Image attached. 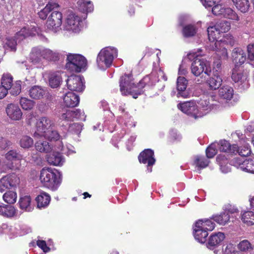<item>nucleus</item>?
Segmentation results:
<instances>
[{
    "mask_svg": "<svg viewBox=\"0 0 254 254\" xmlns=\"http://www.w3.org/2000/svg\"><path fill=\"white\" fill-rule=\"evenodd\" d=\"M162 78L164 81L167 79L164 72L161 69L153 71L149 75L144 77L137 85H135L132 76L125 74L121 78L120 90L123 95H131L136 99L143 93V88L145 85L153 86Z\"/></svg>",
    "mask_w": 254,
    "mask_h": 254,
    "instance_id": "f257e3e1",
    "label": "nucleus"
},
{
    "mask_svg": "<svg viewBox=\"0 0 254 254\" xmlns=\"http://www.w3.org/2000/svg\"><path fill=\"white\" fill-rule=\"evenodd\" d=\"M54 122L47 117H41L36 120V130L33 134L35 139L43 137L51 141L62 140L66 136V133L63 131L61 134L54 129Z\"/></svg>",
    "mask_w": 254,
    "mask_h": 254,
    "instance_id": "f03ea898",
    "label": "nucleus"
},
{
    "mask_svg": "<svg viewBox=\"0 0 254 254\" xmlns=\"http://www.w3.org/2000/svg\"><path fill=\"white\" fill-rule=\"evenodd\" d=\"M39 180L45 187L56 191L61 184L62 175L56 169L45 167L40 171Z\"/></svg>",
    "mask_w": 254,
    "mask_h": 254,
    "instance_id": "7ed1b4c3",
    "label": "nucleus"
},
{
    "mask_svg": "<svg viewBox=\"0 0 254 254\" xmlns=\"http://www.w3.org/2000/svg\"><path fill=\"white\" fill-rule=\"evenodd\" d=\"M205 55L204 52L201 49H197L191 51L189 55V59L193 60L191 66V72L195 76H199L203 72L207 75H210L211 68L209 62L198 57Z\"/></svg>",
    "mask_w": 254,
    "mask_h": 254,
    "instance_id": "20e7f679",
    "label": "nucleus"
},
{
    "mask_svg": "<svg viewBox=\"0 0 254 254\" xmlns=\"http://www.w3.org/2000/svg\"><path fill=\"white\" fill-rule=\"evenodd\" d=\"M30 60L34 64L40 65L43 59L49 61H56L59 58V54L44 47H35L30 54Z\"/></svg>",
    "mask_w": 254,
    "mask_h": 254,
    "instance_id": "39448f33",
    "label": "nucleus"
},
{
    "mask_svg": "<svg viewBox=\"0 0 254 254\" xmlns=\"http://www.w3.org/2000/svg\"><path fill=\"white\" fill-rule=\"evenodd\" d=\"M118 57V50L113 47H107L99 53L96 62L98 68L105 70L112 64L113 60Z\"/></svg>",
    "mask_w": 254,
    "mask_h": 254,
    "instance_id": "423d86ee",
    "label": "nucleus"
},
{
    "mask_svg": "<svg viewBox=\"0 0 254 254\" xmlns=\"http://www.w3.org/2000/svg\"><path fill=\"white\" fill-rule=\"evenodd\" d=\"M66 61L65 68L70 71L79 72L85 71L87 68V60L81 55L69 54Z\"/></svg>",
    "mask_w": 254,
    "mask_h": 254,
    "instance_id": "0eeeda50",
    "label": "nucleus"
},
{
    "mask_svg": "<svg viewBox=\"0 0 254 254\" xmlns=\"http://www.w3.org/2000/svg\"><path fill=\"white\" fill-rule=\"evenodd\" d=\"M234 43V38L231 35H226L221 40L219 41L216 40L213 43H211L210 47L213 51L217 53L219 56L226 59L228 58L227 47L228 46H233Z\"/></svg>",
    "mask_w": 254,
    "mask_h": 254,
    "instance_id": "6e6552de",
    "label": "nucleus"
},
{
    "mask_svg": "<svg viewBox=\"0 0 254 254\" xmlns=\"http://www.w3.org/2000/svg\"><path fill=\"white\" fill-rule=\"evenodd\" d=\"M5 161L2 162L0 172H5L8 170H19L20 165L17 164L16 162H19L22 159V156L16 151L11 150L5 155Z\"/></svg>",
    "mask_w": 254,
    "mask_h": 254,
    "instance_id": "1a4fd4ad",
    "label": "nucleus"
},
{
    "mask_svg": "<svg viewBox=\"0 0 254 254\" xmlns=\"http://www.w3.org/2000/svg\"><path fill=\"white\" fill-rule=\"evenodd\" d=\"M231 24L229 21L222 20L218 22L215 25L207 28V33L209 41L213 43L218 38L221 33H225L229 31Z\"/></svg>",
    "mask_w": 254,
    "mask_h": 254,
    "instance_id": "9d476101",
    "label": "nucleus"
},
{
    "mask_svg": "<svg viewBox=\"0 0 254 254\" xmlns=\"http://www.w3.org/2000/svg\"><path fill=\"white\" fill-rule=\"evenodd\" d=\"M59 146L57 147L58 150L56 151V146L53 149L49 154L47 155L46 159L50 165L55 166H61L65 162L64 157L59 152L64 151L63 144L61 140L57 141Z\"/></svg>",
    "mask_w": 254,
    "mask_h": 254,
    "instance_id": "9b49d317",
    "label": "nucleus"
},
{
    "mask_svg": "<svg viewBox=\"0 0 254 254\" xmlns=\"http://www.w3.org/2000/svg\"><path fill=\"white\" fill-rule=\"evenodd\" d=\"M20 183L19 176L12 173L7 174L0 179V192H3L7 189L16 188Z\"/></svg>",
    "mask_w": 254,
    "mask_h": 254,
    "instance_id": "f8f14e48",
    "label": "nucleus"
},
{
    "mask_svg": "<svg viewBox=\"0 0 254 254\" xmlns=\"http://www.w3.org/2000/svg\"><path fill=\"white\" fill-rule=\"evenodd\" d=\"M57 9L58 8L53 10L48 17L46 23L47 29L54 33L57 32L61 29V26L62 23V14Z\"/></svg>",
    "mask_w": 254,
    "mask_h": 254,
    "instance_id": "ddd939ff",
    "label": "nucleus"
},
{
    "mask_svg": "<svg viewBox=\"0 0 254 254\" xmlns=\"http://www.w3.org/2000/svg\"><path fill=\"white\" fill-rule=\"evenodd\" d=\"M82 20L80 17L72 13L68 15L64 24V29L73 33H78L81 28Z\"/></svg>",
    "mask_w": 254,
    "mask_h": 254,
    "instance_id": "4468645a",
    "label": "nucleus"
},
{
    "mask_svg": "<svg viewBox=\"0 0 254 254\" xmlns=\"http://www.w3.org/2000/svg\"><path fill=\"white\" fill-rule=\"evenodd\" d=\"M212 7V13L216 15H222L223 16L232 20L238 21L239 18L232 8L225 7L224 5L216 3Z\"/></svg>",
    "mask_w": 254,
    "mask_h": 254,
    "instance_id": "2eb2a0df",
    "label": "nucleus"
},
{
    "mask_svg": "<svg viewBox=\"0 0 254 254\" xmlns=\"http://www.w3.org/2000/svg\"><path fill=\"white\" fill-rule=\"evenodd\" d=\"M178 108L182 112L195 119L200 118L196 103L194 101L184 102L178 104Z\"/></svg>",
    "mask_w": 254,
    "mask_h": 254,
    "instance_id": "dca6fc26",
    "label": "nucleus"
},
{
    "mask_svg": "<svg viewBox=\"0 0 254 254\" xmlns=\"http://www.w3.org/2000/svg\"><path fill=\"white\" fill-rule=\"evenodd\" d=\"M66 82L68 89L71 91L82 92L85 88L84 78L80 75H71Z\"/></svg>",
    "mask_w": 254,
    "mask_h": 254,
    "instance_id": "f3484780",
    "label": "nucleus"
},
{
    "mask_svg": "<svg viewBox=\"0 0 254 254\" xmlns=\"http://www.w3.org/2000/svg\"><path fill=\"white\" fill-rule=\"evenodd\" d=\"M248 75L241 70L234 69L232 74V79L236 85L241 89L245 90L249 88V84L247 79Z\"/></svg>",
    "mask_w": 254,
    "mask_h": 254,
    "instance_id": "a211bd4d",
    "label": "nucleus"
},
{
    "mask_svg": "<svg viewBox=\"0 0 254 254\" xmlns=\"http://www.w3.org/2000/svg\"><path fill=\"white\" fill-rule=\"evenodd\" d=\"M36 34L39 35V28L34 25H26L16 33L15 38L19 42L29 36H34Z\"/></svg>",
    "mask_w": 254,
    "mask_h": 254,
    "instance_id": "6ab92c4d",
    "label": "nucleus"
},
{
    "mask_svg": "<svg viewBox=\"0 0 254 254\" xmlns=\"http://www.w3.org/2000/svg\"><path fill=\"white\" fill-rule=\"evenodd\" d=\"M62 121H72L74 119L85 120L84 113L79 109L75 110H65L63 111L60 117Z\"/></svg>",
    "mask_w": 254,
    "mask_h": 254,
    "instance_id": "aec40b11",
    "label": "nucleus"
},
{
    "mask_svg": "<svg viewBox=\"0 0 254 254\" xmlns=\"http://www.w3.org/2000/svg\"><path fill=\"white\" fill-rule=\"evenodd\" d=\"M138 160L140 163L147 164V170L149 172L152 171L151 168H149V167L152 166L155 162L154 152L152 150L150 149H145L140 153L138 156Z\"/></svg>",
    "mask_w": 254,
    "mask_h": 254,
    "instance_id": "412c9836",
    "label": "nucleus"
},
{
    "mask_svg": "<svg viewBox=\"0 0 254 254\" xmlns=\"http://www.w3.org/2000/svg\"><path fill=\"white\" fill-rule=\"evenodd\" d=\"M225 238L224 233L217 232L213 233L209 238L206 244L207 247L211 250H217L216 248L221 244Z\"/></svg>",
    "mask_w": 254,
    "mask_h": 254,
    "instance_id": "4be33fe9",
    "label": "nucleus"
},
{
    "mask_svg": "<svg viewBox=\"0 0 254 254\" xmlns=\"http://www.w3.org/2000/svg\"><path fill=\"white\" fill-rule=\"evenodd\" d=\"M200 221H196L193 227V234L195 239L200 243L205 242L208 233L202 227Z\"/></svg>",
    "mask_w": 254,
    "mask_h": 254,
    "instance_id": "5701e85b",
    "label": "nucleus"
},
{
    "mask_svg": "<svg viewBox=\"0 0 254 254\" xmlns=\"http://www.w3.org/2000/svg\"><path fill=\"white\" fill-rule=\"evenodd\" d=\"M197 105L199 116L202 118L210 112L213 104L210 102V99L208 96H204L197 102Z\"/></svg>",
    "mask_w": 254,
    "mask_h": 254,
    "instance_id": "b1692460",
    "label": "nucleus"
},
{
    "mask_svg": "<svg viewBox=\"0 0 254 254\" xmlns=\"http://www.w3.org/2000/svg\"><path fill=\"white\" fill-rule=\"evenodd\" d=\"M234 166L241 170L251 173H254V161L245 160L237 158L235 159Z\"/></svg>",
    "mask_w": 254,
    "mask_h": 254,
    "instance_id": "393cba45",
    "label": "nucleus"
},
{
    "mask_svg": "<svg viewBox=\"0 0 254 254\" xmlns=\"http://www.w3.org/2000/svg\"><path fill=\"white\" fill-rule=\"evenodd\" d=\"M6 112L8 117L13 121H19L22 116V111L19 106L14 104H9L7 106Z\"/></svg>",
    "mask_w": 254,
    "mask_h": 254,
    "instance_id": "a878e982",
    "label": "nucleus"
},
{
    "mask_svg": "<svg viewBox=\"0 0 254 254\" xmlns=\"http://www.w3.org/2000/svg\"><path fill=\"white\" fill-rule=\"evenodd\" d=\"M188 80L184 77L179 76L177 80V97L187 98L189 96V93L186 90Z\"/></svg>",
    "mask_w": 254,
    "mask_h": 254,
    "instance_id": "bb28decb",
    "label": "nucleus"
},
{
    "mask_svg": "<svg viewBox=\"0 0 254 254\" xmlns=\"http://www.w3.org/2000/svg\"><path fill=\"white\" fill-rule=\"evenodd\" d=\"M64 105L67 107H74L79 103V97L72 92H68L63 97Z\"/></svg>",
    "mask_w": 254,
    "mask_h": 254,
    "instance_id": "cd10ccee",
    "label": "nucleus"
},
{
    "mask_svg": "<svg viewBox=\"0 0 254 254\" xmlns=\"http://www.w3.org/2000/svg\"><path fill=\"white\" fill-rule=\"evenodd\" d=\"M233 61L236 65L244 64L246 60V55L244 51L240 48L233 49L232 53Z\"/></svg>",
    "mask_w": 254,
    "mask_h": 254,
    "instance_id": "c85d7f7f",
    "label": "nucleus"
},
{
    "mask_svg": "<svg viewBox=\"0 0 254 254\" xmlns=\"http://www.w3.org/2000/svg\"><path fill=\"white\" fill-rule=\"evenodd\" d=\"M49 83L52 88H57L62 82L61 72L50 71L48 75Z\"/></svg>",
    "mask_w": 254,
    "mask_h": 254,
    "instance_id": "c756f323",
    "label": "nucleus"
},
{
    "mask_svg": "<svg viewBox=\"0 0 254 254\" xmlns=\"http://www.w3.org/2000/svg\"><path fill=\"white\" fill-rule=\"evenodd\" d=\"M36 201L38 208H45L49 205L51 201V197L48 193L42 191L36 197Z\"/></svg>",
    "mask_w": 254,
    "mask_h": 254,
    "instance_id": "7c9ffc66",
    "label": "nucleus"
},
{
    "mask_svg": "<svg viewBox=\"0 0 254 254\" xmlns=\"http://www.w3.org/2000/svg\"><path fill=\"white\" fill-rule=\"evenodd\" d=\"M223 80L221 76L218 74H214L206 80V83L211 90L218 89L222 84Z\"/></svg>",
    "mask_w": 254,
    "mask_h": 254,
    "instance_id": "2f4dec72",
    "label": "nucleus"
},
{
    "mask_svg": "<svg viewBox=\"0 0 254 254\" xmlns=\"http://www.w3.org/2000/svg\"><path fill=\"white\" fill-rule=\"evenodd\" d=\"M218 145H219V149L220 151L227 152L230 154H236L237 150V145L234 144L231 145L230 143L226 140H221Z\"/></svg>",
    "mask_w": 254,
    "mask_h": 254,
    "instance_id": "473e14b6",
    "label": "nucleus"
},
{
    "mask_svg": "<svg viewBox=\"0 0 254 254\" xmlns=\"http://www.w3.org/2000/svg\"><path fill=\"white\" fill-rule=\"evenodd\" d=\"M234 95V90L232 87L228 85H224L219 90L220 97L226 101L230 100Z\"/></svg>",
    "mask_w": 254,
    "mask_h": 254,
    "instance_id": "72a5a7b5",
    "label": "nucleus"
},
{
    "mask_svg": "<svg viewBox=\"0 0 254 254\" xmlns=\"http://www.w3.org/2000/svg\"><path fill=\"white\" fill-rule=\"evenodd\" d=\"M46 93V90L39 86H34L29 91V94L34 99H40Z\"/></svg>",
    "mask_w": 254,
    "mask_h": 254,
    "instance_id": "f704fd0d",
    "label": "nucleus"
},
{
    "mask_svg": "<svg viewBox=\"0 0 254 254\" xmlns=\"http://www.w3.org/2000/svg\"><path fill=\"white\" fill-rule=\"evenodd\" d=\"M0 214L7 217H13L16 215V210L14 206L0 202Z\"/></svg>",
    "mask_w": 254,
    "mask_h": 254,
    "instance_id": "c9c22d12",
    "label": "nucleus"
},
{
    "mask_svg": "<svg viewBox=\"0 0 254 254\" xmlns=\"http://www.w3.org/2000/svg\"><path fill=\"white\" fill-rule=\"evenodd\" d=\"M243 137L241 138V142L243 143V146L241 147L237 146V150L236 151V154L238 153L239 155L242 157H246L249 156L251 153V149L249 143L248 142L247 138L246 141L242 139Z\"/></svg>",
    "mask_w": 254,
    "mask_h": 254,
    "instance_id": "e433bc0d",
    "label": "nucleus"
},
{
    "mask_svg": "<svg viewBox=\"0 0 254 254\" xmlns=\"http://www.w3.org/2000/svg\"><path fill=\"white\" fill-rule=\"evenodd\" d=\"M238 250L244 253H251L254 249V246L248 240H241L237 245Z\"/></svg>",
    "mask_w": 254,
    "mask_h": 254,
    "instance_id": "4c0bfd02",
    "label": "nucleus"
},
{
    "mask_svg": "<svg viewBox=\"0 0 254 254\" xmlns=\"http://www.w3.org/2000/svg\"><path fill=\"white\" fill-rule=\"evenodd\" d=\"M20 208L26 211H31L33 209L31 204V198L29 195H24L20 198L19 201Z\"/></svg>",
    "mask_w": 254,
    "mask_h": 254,
    "instance_id": "58836bf2",
    "label": "nucleus"
},
{
    "mask_svg": "<svg viewBox=\"0 0 254 254\" xmlns=\"http://www.w3.org/2000/svg\"><path fill=\"white\" fill-rule=\"evenodd\" d=\"M59 6V4L56 2H49L38 13L39 17L42 19H46L50 11H52L54 9L58 8Z\"/></svg>",
    "mask_w": 254,
    "mask_h": 254,
    "instance_id": "ea45409f",
    "label": "nucleus"
},
{
    "mask_svg": "<svg viewBox=\"0 0 254 254\" xmlns=\"http://www.w3.org/2000/svg\"><path fill=\"white\" fill-rule=\"evenodd\" d=\"M77 4L78 8L83 12H91L94 9L93 4L89 0H78Z\"/></svg>",
    "mask_w": 254,
    "mask_h": 254,
    "instance_id": "a19ab883",
    "label": "nucleus"
},
{
    "mask_svg": "<svg viewBox=\"0 0 254 254\" xmlns=\"http://www.w3.org/2000/svg\"><path fill=\"white\" fill-rule=\"evenodd\" d=\"M236 8L242 12H247L250 8L249 0H232Z\"/></svg>",
    "mask_w": 254,
    "mask_h": 254,
    "instance_id": "79ce46f5",
    "label": "nucleus"
},
{
    "mask_svg": "<svg viewBox=\"0 0 254 254\" xmlns=\"http://www.w3.org/2000/svg\"><path fill=\"white\" fill-rule=\"evenodd\" d=\"M217 161L219 163L220 169L223 173H227L231 171V165L228 164L227 159L222 156H218L216 158Z\"/></svg>",
    "mask_w": 254,
    "mask_h": 254,
    "instance_id": "37998d69",
    "label": "nucleus"
},
{
    "mask_svg": "<svg viewBox=\"0 0 254 254\" xmlns=\"http://www.w3.org/2000/svg\"><path fill=\"white\" fill-rule=\"evenodd\" d=\"M212 219L218 224L225 225L230 219V216L228 212H223L220 214L214 215Z\"/></svg>",
    "mask_w": 254,
    "mask_h": 254,
    "instance_id": "c03bdc74",
    "label": "nucleus"
},
{
    "mask_svg": "<svg viewBox=\"0 0 254 254\" xmlns=\"http://www.w3.org/2000/svg\"><path fill=\"white\" fill-rule=\"evenodd\" d=\"M242 220L248 226L254 225V209L245 212L242 215Z\"/></svg>",
    "mask_w": 254,
    "mask_h": 254,
    "instance_id": "a18cd8bd",
    "label": "nucleus"
},
{
    "mask_svg": "<svg viewBox=\"0 0 254 254\" xmlns=\"http://www.w3.org/2000/svg\"><path fill=\"white\" fill-rule=\"evenodd\" d=\"M35 148L37 150L41 152H50L54 148L47 141H37L35 143Z\"/></svg>",
    "mask_w": 254,
    "mask_h": 254,
    "instance_id": "49530a36",
    "label": "nucleus"
},
{
    "mask_svg": "<svg viewBox=\"0 0 254 254\" xmlns=\"http://www.w3.org/2000/svg\"><path fill=\"white\" fill-rule=\"evenodd\" d=\"M118 121L120 124L124 123L126 127H135L136 125V123L133 121L132 118L127 113H125L124 116H120Z\"/></svg>",
    "mask_w": 254,
    "mask_h": 254,
    "instance_id": "de8ad7c7",
    "label": "nucleus"
},
{
    "mask_svg": "<svg viewBox=\"0 0 254 254\" xmlns=\"http://www.w3.org/2000/svg\"><path fill=\"white\" fill-rule=\"evenodd\" d=\"M17 193L13 190H8L5 192L2 196L4 202L8 204H13L17 200Z\"/></svg>",
    "mask_w": 254,
    "mask_h": 254,
    "instance_id": "09e8293b",
    "label": "nucleus"
},
{
    "mask_svg": "<svg viewBox=\"0 0 254 254\" xmlns=\"http://www.w3.org/2000/svg\"><path fill=\"white\" fill-rule=\"evenodd\" d=\"M236 251L235 247L232 243H228L223 246V249L221 250H215L214 251L215 254H233Z\"/></svg>",
    "mask_w": 254,
    "mask_h": 254,
    "instance_id": "8fccbe9b",
    "label": "nucleus"
},
{
    "mask_svg": "<svg viewBox=\"0 0 254 254\" xmlns=\"http://www.w3.org/2000/svg\"><path fill=\"white\" fill-rule=\"evenodd\" d=\"M193 163L198 169L200 170L208 166L209 161L203 156H196L194 158Z\"/></svg>",
    "mask_w": 254,
    "mask_h": 254,
    "instance_id": "3c124183",
    "label": "nucleus"
},
{
    "mask_svg": "<svg viewBox=\"0 0 254 254\" xmlns=\"http://www.w3.org/2000/svg\"><path fill=\"white\" fill-rule=\"evenodd\" d=\"M13 78L9 73H4L1 77V86L8 90L12 87Z\"/></svg>",
    "mask_w": 254,
    "mask_h": 254,
    "instance_id": "603ef678",
    "label": "nucleus"
},
{
    "mask_svg": "<svg viewBox=\"0 0 254 254\" xmlns=\"http://www.w3.org/2000/svg\"><path fill=\"white\" fill-rule=\"evenodd\" d=\"M196 31L197 29L194 25L189 24L184 27L183 34L185 37H190L194 36Z\"/></svg>",
    "mask_w": 254,
    "mask_h": 254,
    "instance_id": "864d4df0",
    "label": "nucleus"
},
{
    "mask_svg": "<svg viewBox=\"0 0 254 254\" xmlns=\"http://www.w3.org/2000/svg\"><path fill=\"white\" fill-rule=\"evenodd\" d=\"M19 144L21 147L23 148H29L33 145V139L29 136H23L20 141Z\"/></svg>",
    "mask_w": 254,
    "mask_h": 254,
    "instance_id": "5fc2aeb1",
    "label": "nucleus"
},
{
    "mask_svg": "<svg viewBox=\"0 0 254 254\" xmlns=\"http://www.w3.org/2000/svg\"><path fill=\"white\" fill-rule=\"evenodd\" d=\"M20 104L23 109L28 110L33 108L34 102L27 98L22 97L20 100Z\"/></svg>",
    "mask_w": 254,
    "mask_h": 254,
    "instance_id": "6e6d98bb",
    "label": "nucleus"
},
{
    "mask_svg": "<svg viewBox=\"0 0 254 254\" xmlns=\"http://www.w3.org/2000/svg\"><path fill=\"white\" fill-rule=\"evenodd\" d=\"M198 221L201 222L202 227L207 232L211 231L215 228V224L211 219L199 220Z\"/></svg>",
    "mask_w": 254,
    "mask_h": 254,
    "instance_id": "4d7b16f0",
    "label": "nucleus"
},
{
    "mask_svg": "<svg viewBox=\"0 0 254 254\" xmlns=\"http://www.w3.org/2000/svg\"><path fill=\"white\" fill-rule=\"evenodd\" d=\"M82 130V125L79 123H73L69 125L68 131L78 135Z\"/></svg>",
    "mask_w": 254,
    "mask_h": 254,
    "instance_id": "13d9d810",
    "label": "nucleus"
},
{
    "mask_svg": "<svg viewBox=\"0 0 254 254\" xmlns=\"http://www.w3.org/2000/svg\"><path fill=\"white\" fill-rule=\"evenodd\" d=\"M218 146L216 143H212L206 149V155L207 158H212L217 153V146Z\"/></svg>",
    "mask_w": 254,
    "mask_h": 254,
    "instance_id": "bf43d9fd",
    "label": "nucleus"
},
{
    "mask_svg": "<svg viewBox=\"0 0 254 254\" xmlns=\"http://www.w3.org/2000/svg\"><path fill=\"white\" fill-rule=\"evenodd\" d=\"M21 82L20 80L16 81L13 84H12V87L10 88V93L13 95H18L21 90Z\"/></svg>",
    "mask_w": 254,
    "mask_h": 254,
    "instance_id": "052dcab7",
    "label": "nucleus"
},
{
    "mask_svg": "<svg viewBox=\"0 0 254 254\" xmlns=\"http://www.w3.org/2000/svg\"><path fill=\"white\" fill-rule=\"evenodd\" d=\"M17 42L13 38H8L6 39V42L4 45L6 49H9L11 51H15L16 50V46Z\"/></svg>",
    "mask_w": 254,
    "mask_h": 254,
    "instance_id": "680f3d73",
    "label": "nucleus"
},
{
    "mask_svg": "<svg viewBox=\"0 0 254 254\" xmlns=\"http://www.w3.org/2000/svg\"><path fill=\"white\" fill-rule=\"evenodd\" d=\"M248 59L254 63V44H249L247 46Z\"/></svg>",
    "mask_w": 254,
    "mask_h": 254,
    "instance_id": "e2e57ef3",
    "label": "nucleus"
},
{
    "mask_svg": "<svg viewBox=\"0 0 254 254\" xmlns=\"http://www.w3.org/2000/svg\"><path fill=\"white\" fill-rule=\"evenodd\" d=\"M37 245L42 249L44 253H48L50 251V248L47 246L46 242L44 240H37Z\"/></svg>",
    "mask_w": 254,
    "mask_h": 254,
    "instance_id": "0e129e2a",
    "label": "nucleus"
},
{
    "mask_svg": "<svg viewBox=\"0 0 254 254\" xmlns=\"http://www.w3.org/2000/svg\"><path fill=\"white\" fill-rule=\"evenodd\" d=\"M220 0H201L202 3L206 8H210L216 3H219Z\"/></svg>",
    "mask_w": 254,
    "mask_h": 254,
    "instance_id": "69168bd1",
    "label": "nucleus"
},
{
    "mask_svg": "<svg viewBox=\"0 0 254 254\" xmlns=\"http://www.w3.org/2000/svg\"><path fill=\"white\" fill-rule=\"evenodd\" d=\"M136 139V137L134 135H131L128 139V140L127 142V148L128 150L131 149V147L132 145L133 142L135 141Z\"/></svg>",
    "mask_w": 254,
    "mask_h": 254,
    "instance_id": "338daca9",
    "label": "nucleus"
},
{
    "mask_svg": "<svg viewBox=\"0 0 254 254\" xmlns=\"http://www.w3.org/2000/svg\"><path fill=\"white\" fill-rule=\"evenodd\" d=\"M10 143L6 139L0 137V147L4 149L9 145Z\"/></svg>",
    "mask_w": 254,
    "mask_h": 254,
    "instance_id": "774afa93",
    "label": "nucleus"
}]
</instances>
